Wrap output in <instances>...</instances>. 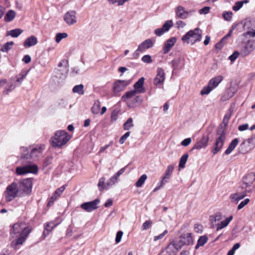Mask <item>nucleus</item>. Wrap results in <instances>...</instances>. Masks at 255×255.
<instances>
[{"label":"nucleus","mask_w":255,"mask_h":255,"mask_svg":"<svg viewBox=\"0 0 255 255\" xmlns=\"http://www.w3.org/2000/svg\"><path fill=\"white\" fill-rule=\"evenodd\" d=\"M70 138V136L65 131L59 130L51 138V144L54 147H60L66 144Z\"/></svg>","instance_id":"5"},{"label":"nucleus","mask_w":255,"mask_h":255,"mask_svg":"<svg viewBox=\"0 0 255 255\" xmlns=\"http://www.w3.org/2000/svg\"><path fill=\"white\" fill-rule=\"evenodd\" d=\"M118 117V112L116 111H113L111 114V120L112 122L116 121Z\"/></svg>","instance_id":"63"},{"label":"nucleus","mask_w":255,"mask_h":255,"mask_svg":"<svg viewBox=\"0 0 255 255\" xmlns=\"http://www.w3.org/2000/svg\"><path fill=\"white\" fill-rule=\"evenodd\" d=\"M118 180V178L114 175L111 177L106 183L107 188L114 185Z\"/></svg>","instance_id":"45"},{"label":"nucleus","mask_w":255,"mask_h":255,"mask_svg":"<svg viewBox=\"0 0 255 255\" xmlns=\"http://www.w3.org/2000/svg\"><path fill=\"white\" fill-rule=\"evenodd\" d=\"M169 64L171 65L173 71L181 69L184 66L185 59L183 57H179L171 61Z\"/></svg>","instance_id":"20"},{"label":"nucleus","mask_w":255,"mask_h":255,"mask_svg":"<svg viewBox=\"0 0 255 255\" xmlns=\"http://www.w3.org/2000/svg\"><path fill=\"white\" fill-rule=\"evenodd\" d=\"M173 26L172 20H167L163 25L162 27L157 28L154 30V33L158 36L162 35L165 32H167Z\"/></svg>","instance_id":"19"},{"label":"nucleus","mask_w":255,"mask_h":255,"mask_svg":"<svg viewBox=\"0 0 255 255\" xmlns=\"http://www.w3.org/2000/svg\"><path fill=\"white\" fill-rule=\"evenodd\" d=\"M247 192L246 191H244L241 193L232 194L230 196V199L232 202L237 204L239 201L246 196Z\"/></svg>","instance_id":"26"},{"label":"nucleus","mask_w":255,"mask_h":255,"mask_svg":"<svg viewBox=\"0 0 255 255\" xmlns=\"http://www.w3.org/2000/svg\"><path fill=\"white\" fill-rule=\"evenodd\" d=\"M188 158V154L187 153H185L183 155L180 159L179 163V167L181 168H183L185 167V164L187 161Z\"/></svg>","instance_id":"42"},{"label":"nucleus","mask_w":255,"mask_h":255,"mask_svg":"<svg viewBox=\"0 0 255 255\" xmlns=\"http://www.w3.org/2000/svg\"><path fill=\"white\" fill-rule=\"evenodd\" d=\"M134 126L133 124V120L130 118L125 123L123 126L124 129L126 130L130 129L131 128Z\"/></svg>","instance_id":"43"},{"label":"nucleus","mask_w":255,"mask_h":255,"mask_svg":"<svg viewBox=\"0 0 255 255\" xmlns=\"http://www.w3.org/2000/svg\"><path fill=\"white\" fill-rule=\"evenodd\" d=\"M210 7L209 6H205L199 10V12L200 14H206L210 11Z\"/></svg>","instance_id":"59"},{"label":"nucleus","mask_w":255,"mask_h":255,"mask_svg":"<svg viewBox=\"0 0 255 255\" xmlns=\"http://www.w3.org/2000/svg\"><path fill=\"white\" fill-rule=\"evenodd\" d=\"M174 166L173 165H169L167 167L166 171L163 175L161 177V180L159 183V185L155 187L153 191L156 192L161 188L166 183L168 182V180L170 178L171 175L174 169Z\"/></svg>","instance_id":"10"},{"label":"nucleus","mask_w":255,"mask_h":255,"mask_svg":"<svg viewBox=\"0 0 255 255\" xmlns=\"http://www.w3.org/2000/svg\"><path fill=\"white\" fill-rule=\"evenodd\" d=\"M165 80V73L161 68H158L157 69V74L154 79L153 83L157 86L162 84Z\"/></svg>","instance_id":"21"},{"label":"nucleus","mask_w":255,"mask_h":255,"mask_svg":"<svg viewBox=\"0 0 255 255\" xmlns=\"http://www.w3.org/2000/svg\"><path fill=\"white\" fill-rule=\"evenodd\" d=\"M38 167L36 164L27 165L22 167H17L15 172L17 175H24L28 173H37Z\"/></svg>","instance_id":"12"},{"label":"nucleus","mask_w":255,"mask_h":255,"mask_svg":"<svg viewBox=\"0 0 255 255\" xmlns=\"http://www.w3.org/2000/svg\"><path fill=\"white\" fill-rule=\"evenodd\" d=\"M106 178L105 177H102L99 179L98 183V187H99L100 190L102 191L105 188V182Z\"/></svg>","instance_id":"48"},{"label":"nucleus","mask_w":255,"mask_h":255,"mask_svg":"<svg viewBox=\"0 0 255 255\" xmlns=\"http://www.w3.org/2000/svg\"><path fill=\"white\" fill-rule=\"evenodd\" d=\"M123 235V232L122 231H119L117 232L115 240L117 244H118L121 242Z\"/></svg>","instance_id":"58"},{"label":"nucleus","mask_w":255,"mask_h":255,"mask_svg":"<svg viewBox=\"0 0 255 255\" xmlns=\"http://www.w3.org/2000/svg\"><path fill=\"white\" fill-rule=\"evenodd\" d=\"M231 33L232 31H230L226 35L223 37L221 40L215 45V48L216 49H221L226 43V41L231 36Z\"/></svg>","instance_id":"33"},{"label":"nucleus","mask_w":255,"mask_h":255,"mask_svg":"<svg viewBox=\"0 0 255 255\" xmlns=\"http://www.w3.org/2000/svg\"><path fill=\"white\" fill-rule=\"evenodd\" d=\"M138 94H135L131 98H127L125 100L123 99L122 97V100L126 102L127 106L129 108H135L142 104L143 102V98L141 96L137 95Z\"/></svg>","instance_id":"11"},{"label":"nucleus","mask_w":255,"mask_h":255,"mask_svg":"<svg viewBox=\"0 0 255 255\" xmlns=\"http://www.w3.org/2000/svg\"><path fill=\"white\" fill-rule=\"evenodd\" d=\"M23 30L19 28L11 30L7 32V34L10 35L12 37H18L22 32Z\"/></svg>","instance_id":"41"},{"label":"nucleus","mask_w":255,"mask_h":255,"mask_svg":"<svg viewBox=\"0 0 255 255\" xmlns=\"http://www.w3.org/2000/svg\"><path fill=\"white\" fill-rule=\"evenodd\" d=\"M239 143V140L238 138L234 139L232 142L230 143L229 147L225 150V154L228 155L230 154L232 151L235 148Z\"/></svg>","instance_id":"31"},{"label":"nucleus","mask_w":255,"mask_h":255,"mask_svg":"<svg viewBox=\"0 0 255 255\" xmlns=\"http://www.w3.org/2000/svg\"><path fill=\"white\" fill-rule=\"evenodd\" d=\"M233 16V13L232 11L225 12L223 14V16L224 19L227 21L231 20Z\"/></svg>","instance_id":"50"},{"label":"nucleus","mask_w":255,"mask_h":255,"mask_svg":"<svg viewBox=\"0 0 255 255\" xmlns=\"http://www.w3.org/2000/svg\"><path fill=\"white\" fill-rule=\"evenodd\" d=\"M208 238L206 236H201L198 240L195 249H198L200 247L203 246L208 241Z\"/></svg>","instance_id":"39"},{"label":"nucleus","mask_w":255,"mask_h":255,"mask_svg":"<svg viewBox=\"0 0 255 255\" xmlns=\"http://www.w3.org/2000/svg\"><path fill=\"white\" fill-rule=\"evenodd\" d=\"M72 92L74 93H76L79 95H83L84 94V85L83 84H80L75 86L73 89Z\"/></svg>","instance_id":"35"},{"label":"nucleus","mask_w":255,"mask_h":255,"mask_svg":"<svg viewBox=\"0 0 255 255\" xmlns=\"http://www.w3.org/2000/svg\"><path fill=\"white\" fill-rule=\"evenodd\" d=\"M240 247V244L239 243L235 244L232 249H231L228 253V255H234L236 250L238 249Z\"/></svg>","instance_id":"49"},{"label":"nucleus","mask_w":255,"mask_h":255,"mask_svg":"<svg viewBox=\"0 0 255 255\" xmlns=\"http://www.w3.org/2000/svg\"><path fill=\"white\" fill-rule=\"evenodd\" d=\"M233 216H230L227 218L225 220L221 221L220 223L217 224V231H219L228 226L229 223L232 220Z\"/></svg>","instance_id":"30"},{"label":"nucleus","mask_w":255,"mask_h":255,"mask_svg":"<svg viewBox=\"0 0 255 255\" xmlns=\"http://www.w3.org/2000/svg\"><path fill=\"white\" fill-rule=\"evenodd\" d=\"M255 50V40H249L247 41L245 45L241 48L240 54L246 57Z\"/></svg>","instance_id":"15"},{"label":"nucleus","mask_w":255,"mask_h":255,"mask_svg":"<svg viewBox=\"0 0 255 255\" xmlns=\"http://www.w3.org/2000/svg\"><path fill=\"white\" fill-rule=\"evenodd\" d=\"M240 54V52L239 53V52L238 51H235L233 53V54H232L230 57H229V59L231 61H234L239 56V55Z\"/></svg>","instance_id":"62"},{"label":"nucleus","mask_w":255,"mask_h":255,"mask_svg":"<svg viewBox=\"0 0 255 255\" xmlns=\"http://www.w3.org/2000/svg\"><path fill=\"white\" fill-rule=\"evenodd\" d=\"M144 79L140 78L133 85L134 89L126 92L123 95V99L125 100L127 98H131L135 94L143 93L145 92V88L143 87Z\"/></svg>","instance_id":"6"},{"label":"nucleus","mask_w":255,"mask_h":255,"mask_svg":"<svg viewBox=\"0 0 255 255\" xmlns=\"http://www.w3.org/2000/svg\"><path fill=\"white\" fill-rule=\"evenodd\" d=\"M224 77L222 75H217L212 78L209 82L208 86L203 88L201 91L200 94L202 95H208L214 89L216 88L219 84L223 81Z\"/></svg>","instance_id":"8"},{"label":"nucleus","mask_w":255,"mask_h":255,"mask_svg":"<svg viewBox=\"0 0 255 255\" xmlns=\"http://www.w3.org/2000/svg\"><path fill=\"white\" fill-rule=\"evenodd\" d=\"M175 12L176 16L181 19L186 18L189 14V12L181 5L177 6L175 8Z\"/></svg>","instance_id":"24"},{"label":"nucleus","mask_w":255,"mask_h":255,"mask_svg":"<svg viewBox=\"0 0 255 255\" xmlns=\"http://www.w3.org/2000/svg\"><path fill=\"white\" fill-rule=\"evenodd\" d=\"M209 141V137L207 136H203L196 144L194 145L191 150L194 149L200 150L202 148H205L208 145Z\"/></svg>","instance_id":"22"},{"label":"nucleus","mask_w":255,"mask_h":255,"mask_svg":"<svg viewBox=\"0 0 255 255\" xmlns=\"http://www.w3.org/2000/svg\"><path fill=\"white\" fill-rule=\"evenodd\" d=\"M67 65H68V61L66 60L63 59L58 64V67L64 66V70L66 72H67V71H68Z\"/></svg>","instance_id":"60"},{"label":"nucleus","mask_w":255,"mask_h":255,"mask_svg":"<svg viewBox=\"0 0 255 255\" xmlns=\"http://www.w3.org/2000/svg\"><path fill=\"white\" fill-rule=\"evenodd\" d=\"M180 237L185 245H190L193 244V237L192 234L190 233L183 234L181 235Z\"/></svg>","instance_id":"28"},{"label":"nucleus","mask_w":255,"mask_h":255,"mask_svg":"<svg viewBox=\"0 0 255 255\" xmlns=\"http://www.w3.org/2000/svg\"><path fill=\"white\" fill-rule=\"evenodd\" d=\"M202 226L200 224H195L194 226V230L198 233H201L202 232Z\"/></svg>","instance_id":"64"},{"label":"nucleus","mask_w":255,"mask_h":255,"mask_svg":"<svg viewBox=\"0 0 255 255\" xmlns=\"http://www.w3.org/2000/svg\"><path fill=\"white\" fill-rule=\"evenodd\" d=\"M176 42L175 37H171L167 39L165 42L163 48V53L166 54L169 52L171 48L175 45Z\"/></svg>","instance_id":"25"},{"label":"nucleus","mask_w":255,"mask_h":255,"mask_svg":"<svg viewBox=\"0 0 255 255\" xmlns=\"http://www.w3.org/2000/svg\"><path fill=\"white\" fill-rule=\"evenodd\" d=\"M20 193L29 194L31 191L32 183L29 179H25L17 183Z\"/></svg>","instance_id":"13"},{"label":"nucleus","mask_w":255,"mask_h":255,"mask_svg":"<svg viewBox=\"0 0 255 255\" xmlns=\"http://www.w3.org/2000/svg\"><path fill=\"white\" fill-rule=\"evenodd\" d=\"M65 186H62L60 188H58L54 193V195L57 196V197L60 196L61 193L65 190Z\"/></svg>","instance_id":"55"},{"label":"nucleus","mask_w":255,"mask_h":255,"mask_svg":"<svg viewBox=\"0 0 255 255\" xmlns=\"http://www.w3.org/2000/svg\"><path fill=\"white\" fill-rule=\"evenodd\" d=\"M68 36V34L67 33H58L56 34L55 37V41L57 43H59L60 41L63 39L65 38Z\"/></svg>","instance_id":"46"},{"label":"nucleus","mask_w":255,"mask_h":255,"mask_svg":"<svg viewBox=\"0 0 255 255\" xmlns=\"http://www.w3.org/2000/svg\"><path fill=\"white\" fill-rule=\"evenodd\" d=\"M237 91V89L236 87L233 86L227 89L222 95L221 97V100L222 101L229 100L234 96Z\"/></svg>","instance_id":"23"},{"label":"nucleus","mask_w":255,"mask_h":255,"mask_svg":"<svg viewBox=\"0 0 255 255\" xmlns=\"http://www.w3.org/2000/svg\"><path fill=\"white\" fill-rule=\"evenodd\" d=\"M44 149V146L37 145L29 147H21V157L25 159H32L33 160L38 159L39 156L42 154Z\"/></svg>","instance_id":"2"},{"label":"nucleus","mask_w":255,"mask_h":255,"mask_svg":"<svg viewBox=\"0 0 255 255\" xmlns=\"http://www.w3.org/2000/svg\"><path fill=\"white\" fill-rule=\"evenodd\" d=\"M101 103L99 100H96L92 107V112L94 114H98L100 111Z\"/></svg>","instance_id":"36"},{"label":"nucleus","mask_w":255,"mask_h":255,"mask_svg":"<svg viewBox=\"0 0 255 255\" xmlns=\"http://www.w3.org/2000/svg\"><path fill=\"white\" fill-rule=\"evenodd\" d=\"M56 225L54 224L53 222L47 223L45 225V230L43 234L44 236V238H45L46 236L49 234V232H51L55 227H56Z\"/></svg>","instance_id":"34"},{"label":"nucleus","mask_w":255,"mask_h":255,"mask_svg":"<svg viewBox=\"0 0 255 255\" xmlns=\"http://www.w3.org/2000/svg\"><path fill=\"white\" fill-rule=\"evenodd\" d=\"M142 61L146 63H150L152 62L151 57L149 55H145L141 58Z\"/></svg>","instance_id":"56"},{"label":"nucleus","mask_w":255,"mask_h":255,"mask_svg":"<svg viewBox=\"0 0 255 255\" xmlns=\"http://www.w3.org/2000/svg\"><path fill=\"white\" fill-rule=\"evenodd\" d=\"M250 202V199L249 198L245 199L244 201H242L238 206V209L241 210L244 207H245L247 204L249 203Z\"/></svg>","instance_id":"54"},{"label":"nucleus","mask_w":255,"mask_h":255,"mask_svg":"<svg viewBox=\"0 0 255 255\" xmlns=\"http://www.w3.org/2000/svg\"><path fill=\"white\" fill-rule=\"evenodd\" d=\"M191 142V138L190 137L185 138L181 142V144L184 146H187Z\"/></svg>","instance_id":"61"},{"label":"nucleus","mask_w":255,"mask_h":255,"mask_svg":"<svg viewBox=\"0 0 255 255\" xmlns=\"http://www.w3.org/2000/svg\"><path fill=\"white\" fill-rule=\"evenodd\" d=\"M255 180V175L253 173H249L243 177L242 183L241 187L242 189H245L248 193L252 192L251 188Z\"/></svg>","instance_id":"9"},{"label":"nucleus","mask_w":255,"mask_h":255,"mask_svg":"<svg viewBox=\"0 0 255 255\" xmlns=\"http://www.w3.org/2000/svg\"><path fill=\"white\" fill-rule=\"evenodd\" d=\"M229 120H227L224 118L223 121L224 125H221L217 130V134L218 137L216 139L214 147L212 150V152L214 154H217L222 149L224 145L226 138L225 128Z\"/></svg>","instance_id":"3"},{"label":"nucleus","mask_w":255,"mask_h":255,"mask_svg":"<svg viewBox=\"0 0 255 255\" xmlns=\"http://www.w3.org/2000/svg\"><path fill=\"white\" fill-rule=\"evenodd\" d=\"M38 42L37 38L34 35H31L27 37L23 43V46L25 48L30 47L37 44Z\"/></svg>","instance_id":"27"},{"label":"nucleus","mask_w":255,"mask_h":255,"mask_svg":"<svg viewBox=\"0 0 255 255\" xmlns=\"http://www.w3.org/2000/svg\"><path fill=\"white\" fill-rule=\"evenodd\" d=\"M13 42L12 41L7 42L5 43L1 48L0 51L3 52H7L10 49H11L13 45Z\"/></svg>","instance_id":"40"},{"label":"nucleus","mask_w":255,"mask_h":255,"mask_svg":"<svg viewBox=\"0 0 255 255\" xmlns=\"http://www.w3.org/2000/svg\"><path fill=\"white\" fill-rule=\"evenodd\" d=\"M63 18L68 25H73L77 22L76 12L75 10H69L64 14Z\"/></svg>","instance_id":"17"},{"label":"nucleus","mask_w":255,"mask_h":255,"mask_svg":"<svg viewBox=\"0 0 255 255\" xmlns=\"http://www.w3.org/2000/svg\"><path fill=\"white\" fill-rule=\"evenodd\" d=\"M27 72H23L17 75L16 81L19 83H21L23 80L26 77Z\"/></svg>","instance_id":"51"},{"label":"nucleus","mask_w":255,"mask_h":255,"mask_svg":"<svg viewBox=\"0 0 255 255\" xmlns=\"http://www.w3.org/2000/svg\"><path fill=\"white\" fill-rule=\"evenodd\" d=\"M202 31L199 28H196L187 32L182 37V41L187 44L193 45L201 40Z\"/></svg>","instance_id":"4"},{"label":"nucleus","mask_w":255,"mask_h":255,"mask_svg":"<svg viewBox=\"0 0 255 255\" xmlns=\"http://www.w3.org/2000/svg\"><path fill=\"white\" fill-rule=\"evenodd\" d=\"M168 233V231L165 230L162 233L160 234L158 236H155L153 237V241L156 242L158 240L162 239L164 236Z\"/></svg>","instance_id":"52"},{"label":"nucleus","mask_w":255,"mask_h":255,"mask_svg":"<svg viewBox=\"0 0 255 255\" xmlns=\"http://www.w3.org/2000/svg\"><path fill=\"white\" fill-rule=\"evenodd\" d=\"M186 26V23L182 20H177L175 23V27L178 29L183 28Z\"/></svg>","instance_id":"57"},{"label":"nucleus","mask_w":255,"mask_h":255,"mask_svg":"<svg viewBox=\"0 0 255 255\" xmlns=\"http://www.w3.org/2000/svg\"><path fill=\"white\" fill-rule=\"evenodd\" d=\"M129 84V82L127 80H117L115 81L113 86V92L114 95L118 96L119 93L124 90Z\"/></svg>","instance_id":"14"},{"label":"nucleus","mask_w":255,"mask_h":255,"mask_svg":"<svg viewBox=\"0 0 255 255\" xmlns=\"http://www.w3.org/2000/svg\"><path fill=\"white\" fill-rule=\"evenodd\" d=\"M100 203L99 199H95L92 201L85 202L80 206L81 208L88 212H91L98 208V204Z\"/></svg>","instance_id":"16"},{"label":"nucleus","mask_w":255,"mask_h":255,"mask_svg":"<svg viewBox=\"0 0 255 255\" xmlns=\"http://www.w3.org/2000/svg\"><path fill=\"white\" fill-rule=\"evenodd\" d=\"M222 219V215L220 213H217L215 215L210 216V221L212 228H214L215 225L217 226L216 222L220 221Z\"/></svg>","instance_id":"32"},{"label":"nucleus","mask_w":255,"mask_h":255,"mask_svg":"<svg viewBox=\"0 0 255 255\" xmlns=\"http://www.w3.org/2000/svg\"><path fill=\"white\" fill-rule=\"evenodd\" d=\"M153 45V43L150 39H147L141 43H140L138 46V50H140L141 52H143L146 49L152 47Z\"/></svg>","instance_id":"29"},{"label":"nucleus","mask_w":255,"mask_h":255,"mask_svg":"<svg viewBox=\"0 0 255 255\" xmlns=\"http://www.w3.org/2000/svg\"><path fill=\"white\" fill-rule=\"evenodd\" d=\"M19 192L17 183L15 182L11 183L7 186L4 192L6 201H11L18 195Z\"/></svg>","instance_id":"7"},{"label":"nucleus","mask_w":255,"mask_h":255,"mask_svg":"<svg viewBox=\"0 0 255 255\" xmlns=\"http://www.w3.org/2000/svg\"><path fill=\"white\" fill-rule=\"evenodd\" d=\"M15 16V12L13 10H8L4 16V20L6 22L12 21Z\"/></svg>","instance_id":"38"},{"label":"nucleus","mask_w":255,"mask_h":255,"mask_svg":"<svg viewBox=\"0 0 255 255\" xmlns=\"http://www.w3.org/2000/svg\"><path fill=\"white\" fill-rule=\"evenodd\" d=\"M249 2V0H244L242 1H237L233 6V10L235 11H237L243 7L244 4L248 3Z\"/></svg>","instance_id":"37"},{"label":"nucleus","mask_w":255,"mask_h":255,"mask_svg":"<svg viewBox=\"0 0 255 255\" xmlns=\"http://www.w3.org/2000/svg\"><path fill=\"white\" fill-rule=\"evenodd\" d=\"M184 246H185L183 242L179 237L178 239L175 240L170 243L166 248V250L168 252L171 251L174 252L172 250V248H174L176 251L180 250Z\"/></svg>","instance_id":"18"},{"label":"nucleus","mask_w":255,"mask_h":255,"mask_svg":"<svg viewBox=\"0 0 255 255\" xmlns=\"http://www.w3.org/2000/svg\"><path fill=\"white\" fill-rule=\"evenodd\" d=\"M152 224L151 220L146 221L142 225L141 230L144 231L150 228Z\"/></svg>","instance_id":"47"},{"label":"nucleus","mask_w":255,"mask_h":255,"mask_svg":"<svg viewBox=\"0 0 255 255\" xmlns=\"http://www.w3.org/2000/svg\"><path fill=\"white\" fill-rule=\"evenodd\" d=\"M31 231V228L23 222L14 224L10 230L11 237L14 238L15 235L19 234L17 239L12 241L10 244L11 247L14 250H17V247L22 245L26 241Z\"/></svg>","instance_id":"1"},{"label":"nucleus","mask_w":255,"mask_h":255,"mask_svg":"<svg viewBox=\"0 0 255 255\" xmlns=\"http://www.w3.org/2000/svg\"><path fill=\"white\" fill-rule=\"evenodd\" d=\"M147 176L146 174H144L142 175L136 182L135 184V186L137 187H141L145 182V180L147 179Z\"/></svg>","instance_id":"44"},{"label":"nucleus","mask_w":255,"mask_h":255,"mask_svg":"<svg viewBox=\"0 0 255 255\" xmlns=\"http://www.w3.org/2000/svg\"><path fill=\"white\" fill-rule=\"evenodd\" d=\"M130 132L129 131L127 132L123 136H122L120 139L119 142L121 144H123L128 137L129 136Z\"/></svg>","instance_id":"53"}]
</instances>
